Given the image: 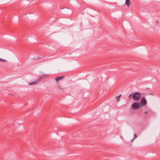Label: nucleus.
I'll return each mask as SVG.
<instances>
[{
    "instance_id": "6e6552de",
    "label": "nucleus",
    "mask_w": 160,
    "mask_h": 160,
    "mask_svg": "<svg viewBox=\"0 0 160 160\" xmlns=\"http://www.w3.org/2000/svg\"><path fill=\"white\" fill-rule=\"evenodd\" d=\"M121 95H120L119 96H118L116 97V98L117 99V101H118V100H119V99L120 97H121Z\"/></svg>"
},
{
    "instance_id": "39448f33",
    "label": "nucleus",
    "mask_w": 160,
    "mask_h": 160,
    "mask_svg": "<svg viewBox=\"0 0 160 160\" xmlns=\"http://www.w3.org/2000/svg\"><path fill=\"white\" fill-rule=\"evenodd\" d=\"M126 2H125V4L127 5L128 7H129L130 6V4L131 3V2L130 0H125Z\"/></svg>"
},
{
    "instance_id": "f03ea898",
    "label": "nucleus",
    "mask_w": 160,
    "mask_h": 160,
    "mask_svg": "<svg viewBox=\"0 0 160 160\" xmlns=\"http://www.w3.org/2000/svg\"><path fill=\"white\" fill-rule=\"evenodd\" d=\"M132 107L134 110H137L140 108V105L139 102H134L132 105Z\"/></svg>"
},
{
    "instance_id": "7ed1b4c3",
    "label": "nucleus",
    "mask_w": 160,
    "mask_h": 160,
    "mask_svg": "<svg viewBox=\"0 0 160 160\" xmlns=\"http://www.w3.org/2000/svg\"><path fill=\"white\" fill-rule=\"evenodd\" d=\"M147 103V101L145 97H143L142 98L140 102V105L141 107L145 106Z\"/></svg>"
},
{
    "instance_id": "423d86ee",
    "label": "nucleus",
    "mask_w": 160,
    "mask_h": 160,
    "mask_svg": "<svg viewBox=\"0 0 160 160\" xmlns=\"http://www.w3.org/2000/svg\"><path fill=\"white\" fill-rule=\"evenodd\" d=\"M63 78V76L58 77L55 78V80L56 82H58L59 81L62 80Z\"/></svg>"
},
{
    "instance_id": "1a4fd4ad",
    "label": "nucleus",
    "mask_w": 160,
    "mask_h": 160,
    "mask_svg": "<svg viewBox=\"0 0 160 160\" xmlns=\"http://www.w3.org/2000/svg\"><path fill=\"white\" fill-rule=\"evenodd\" d=\"M138 136L136 134H134V137L133 138V139H132V140H134L136 138H137V137Z\"/></svg>"
},
{
    "instance_id": "f8f14e48",
    "label": "nucleus",
    "mask_w": 160,
    "mask_h": 160,
    "mask_svg": "<svg viewBox=\"0 0 160 160\" xmlns=\"http://www.w3.org/2000/svg\"><path fill=\"white\" fill-rule=\"evenodd\" d=\"M132 94V93L130 94V95H129V96H131Z\"/></svg>"
},
{
    "instance_id": "ddd939ff",
    "label": "nucleus",
    "mask_w": 160,
    "mask_h": 160,
    "mask_svg": "<svg viewBox=\"0 0 160 160\" xmlns=\"http://www.w3.org/2000/svg\"><path fill=\"white\" fill-rule=\"evenodd\" d=\"M35 59H35V58H33V59L35 60Z\"/></svg>"
},
{
    "instance_id": "0eeeda50",
    "label": "nucleus",
    "mask_w": 160,
    "mask_h": 160,
    "mask_svg": "<svg viewBox=\"0 0 160 160\" xmlns=\"http://www.w3.org/2000/svg\"><path fill=\"white\" fill-rule=\"evenodd\" d=\"M38 82V81H37L35 82H30L29 83V85H31L35 84L37 83Z\"/></svg>"
},
{
    "instance_id": "20e7f679",
    "label": "nucleus",
    "mask_w": 160,
    "mask_h": 160,
    "mask_svg": "<svg viewBox=\"0 0 160 160\" xmlns=\"http://www.w3.org/2000/svg\"><path fill=\"white\" fill-rule=\"evenodd\" d=\"M144 114L147 117H149L153 114V112L150 110H146L144 111Z\"/></svg>"
},
{
    "instance_id": "9b49d317",
    "label": "nucleus",
    "mask_w": 160,
    "mask_h": 160,
    "mask_svg": "<svg viewBox=\"0 0 160 160\" xmlns=\"http://www.w3.org/2000/svg\"><path fill=\"white\" fill-rule=\"evenodd\" d=\"M58 89H60V90H63V89L60 86H58Z\"/></svg>"
},
{
    "instance_id": "f257e3e1",
    "label": "nucleus",
    "mask_w": 160,
    "mask_h": 160,
    "mask_svg": "<svg viewBox=\"0 0 160 160\" xmlns=\"http://www.w3.org/2000/svg\"><path fill=\"white\" fill-rule=\"evenodd\" d=\"M141 96V94L138 92H135L133 95L132 98L134 101H138L139 100Z\"/></svg>"
},
{
    "instance_id": "9d476101",
    "label": "nucleus",
    "mask_w": 160,
    "mask_h": 160,
    "mask_svg": "<svg viewBox=\"0 0 160 160\" xmlns=\"http://www.w3.org/2000/svg\"><path fill=\"white\" fill-rule=\"evenodd\" d=\"M0 61L2 62H6V60H5L3 59L2 58H0Z\"/></svg>"
}]
</instances>
